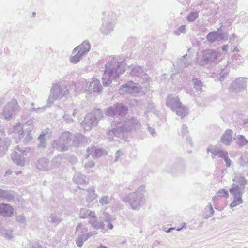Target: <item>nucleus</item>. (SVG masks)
<instances>
[{
    "label": "nucleus",
    "mask_w": 248,
    "mask_h": 248,
    "mask_svg": "<svg viewBox=\"0 0 248 248\" xmlns=\"http://www.w3.org/2000/svg\"><path fill=\"white\" fill-rule=\"evenodd\" d=\"M140 125L139 121L134 117L126 118L124 120V118L112 124L111 132L116 135L120 132L129 131L133 128L139 127Z\"/></svg>",
    "instance_id": "f257e3e1"
},
{
    "label": "nucleus",
    "mask_w": 248,
    "mask_h": 248,
    "mask_svg": "<svg viewBox=\"0 0 248 248\" xmlns=\"http://www.w3.org/2000/svg\"><path fill=\"white\" fill-rule=\"evenodd\" d=\"M32 129V121L29 120L25 123H17L13 126V132L17 135L20 140L23 138V141L28 142L31 140V132Z\"/></svg>",
    "instance_id": "f03ea898"
},
{
    "label": "nucleus",
    "mask_w": 248,
    "mask_h": 248,
    "mask_svg": "<svg viewBox=\"0 0 248 248\" xmlns=\"http://www.w3.org/2000/svg\"><path fill=\"white\" fill-rule=\"evenodd\" d=\"M110 57H109V59ZM109 62V80L115 79L124 72V59L120 57H111Z\"/></svg>",
    "instance_id": "7ed1b4c3"
},
{
    "label": "nucleus",
    "mask_w": 248,
    "mask_h": 248,
    "mask_svg": "<svg viewBox=\"0 0 248 248\" xmlns=\"http://www.w3.org/2000/svg\"><path fill=\"white\" fill-rule=\"evenodd\" d=\"M166 105L182 118L188 113V108L182 104L177 97H174L172 95H169L166 100Z\"/></svg>",
    "instance_id": "20e7f679"
},
{
    "label": "nucleus",
    "mask_w": 248,
    "mask_h": 248,
    "mask_svg": "<svg viewBox=\"0 0 248 248\" xmlns=\"http://www.w3.org/2000/svg\"><path fill=\"white\" fill-rule=\"evenodd\" d=\"M69 93L67 86L65 85H61L60 83H56L53 84L50 90V93L47 99V107H50L56 100L60 99Z\"/></svg>",
    "instance_id": "39448f33"
},
{
    "label": "nucleus",
    "mask_w": 248,
    "mask_h": 248,
    "mask_svg": "<svg viewBox=\"0 0 248 248\" xmlns=\"http://www.w3.org/2000/svg\"><path fill=\"white\" fill-rule=\"evenodd\" d=\"M103 116V113L99 109H95L87 114L81 123L82 128L85 131H89L92 127L96 126L98 122Z\"/></svg>",
    "instance_id": "423d86ee"
},
{
    "label": "nucleus",
    "mask_w": 248,
    "mask_h": 248,
    "mask_svg": "<svg viewBox=\"0 0 248 248\" xmlns=\"http://www.w3.org/2000/svg\"><path fill=\"white\" fill-rule=\"evenodd\" d=\"M127 206L134 210L139 211L145 204V199L141 195H137L135 193H130L123 199Z\"/></svg>",
    "instance_id": "0eeeda50"
},
{
    "label": "nucleus",
    "mask_w": 248,
    "mask_h": 248,
    "mask_svg": "<svg viewBox=\"0 0 248 248\" xmlns=\"http://www.w3.org/2000/svg\"><path fill=\"white\" fill-rule=\"evenodd\" d=\"M21 110V108L19 105L17 101L13 98L4 106L1 113V117L6 120H10L13 119L14 115Z\"/></svg>",
    "instance_id": "6e6552de"
},
{
    "label": "nucleus",
    "mask_w": 248,
    "mask_h": 248,
    "mask_svg": "<svg viewBox=\"0 0 248 248\" xmlns=\"http://www.w3.org/2000/svg\"><path fill=\"white\" fill-rule=\"evenodd\" d=\"M72 135L68 131L62 133L59 139L54 141V147L60 151L67 150L72 140Z\"/></svg>",
    "instance_id": "1a4fd4ad"
},
{
    "label": "nucleus",
    "mask_w": 248,
    "mask_h": 248,
    "mask_svg": "<svg viewBox=\"0 0 248 248\" xmlns=\"http://www.w3.org/2000/svg\"><path fill=\"white\" fill-rule=\"evenodd\" d=\"M141 90L140 85L130 81L121 86L119 90V93L121 94H130L137 96L140 93H142Z\"/></svg>",
    "instance_id": "9d476101"
},
{
    "label": "nucleus",
    "mask_w": 248,
    "mask_h": 248,
    "mask_svg": "<svg viewBox=\"0 0 248 248\" xmlns=\"http://www.w3.org/2000/svg\"><path fill=\"white\" fill-rule=\"evenodd\" d=\"M128 111V108L123 104H117L114 106L109 107V116H114L113 123H117L118 121L124 118Z\"/></svg>",
    "instance_id": "9b49d317"
},
{
    "label": "nucleus",
    "mask_w": 248,
    "mask_h": 248,
    "mask_svg": "<svg viewBox=\"0 0 248 248\" xmlns=\"http://www.w3.org/2000/svg\"><path fill=\"white\" fill-rule=\"evenodd\" d=\"M27 153L26 150L21 149L19 146H17L14 152L11 155V158L14 163L18 165L23 166L25 165Z\"/></svg>",
    "instance_id": "f8f14e48"
},
{
    "label": "nucleus",
    "mask_w": 248,
    "mask_h": 248,
    "mask_svg": "<svg viewBox=\"0 0 248 248\" xmlns=\"http://www.w3.org/2000/svg\"><path fill=\"white\" fill-rule=\"evenodd\" d=\"M10 143V139L5 136L2 130H0V157L5 154Z\"/></svg>",
    "instance_id": "ddd939ff"
},
{
    "label": "nucleus",
    "mask_w": 248,
    "mask_h": 248,
    "mask_svg": "<svg viewBox=\"0 0 248 248\" xmlns=\"http://www.w3.org/2000/svg\"><path fill=\"white\" fill-rule=\"evenodd\" d=\"M246 86V79L243 78H239L233 81L230 87L231 91L238 93L244 89Z\"/></svg>",
    "instance_id": "4468645a"
},
{
    "label": "nucleus",
    "mask_w": 248,
    "mask_h": 248,
    "mask_svg": "<svg viewBox=\"0 0 248 248\" xmlns=\"http://www.w3.org/2000/svg\"><path fill=\"white\" fill-rule=\"evenodd\" d=\"M221 28H219L217 31L210 32L206 36L207 40L210 43H214L217 41L224 40L227 38V36L221 33Z\"/></svg>",
    "instance_id": "2eb2a0df"
},
{
    "label": "nucleus",
    "mask_w": 248,
    "mask_h": 248,
    "mask_svg": "<svg viewBox=\"0 0 248 248\" xmlns=\"http://www.w3.org/2000/svg\"><path fill=\"white\" fill-rule=\"evenodd\" d=\"M87 157L90 155L93 158H97L107 154V152L103 149L98 148L95 146L88 148L87 149Z\"/></svg>",
    "instance_id": "dca6fc26"
},
{
    "label": "nucleus",
    "mask_w": 248,
    "mask_h": 248,
    "mask_svg": "<svg viewBox=\"0 0 248 248\" xmlns=\"http://www.w3.org/2000/svg\"><path fill=\"white\" fill-rule=\"evenodd\" d=\"M102 86L100 81L95 78H93L92 82L90 83L87 92L89 94L93 93H100Z\"/></svg>",
    "instance_id": "f3484780"
},
{
    "label": "nucleus",
    "mask_w": 248,
    "mask_h": 248,
    "mask_svg": "<svg viewBox=\"0 0 248 248\" xmlns=\"http://www.w3.org/2000/svg\"><path fill=\"white\" fill-rule=\"evenodd\" d=\"M14 211V208L9 204H0V215L4 217H10L13 215Z\"/></svg>",
    "instance_id": "a211bd4d"
},
{
    "label": "nucleus",
    "mask_w": 248,
    "mask_h": 248,
    "mask_svg": "<svg viewBox=\"0 0 248 248\" xmlns=\"http://www.w3.org/2000/svg\"><path fill=\"white\" fill-rule=\"evenodd\" d=\"M90 49L91 45L89 41L85 40L81 44L74 48L73 53H75L77 51H79L85 56L90 51Z\"/></svg>",
    "instance_id": "6ab92c4d"
},
{
    "label": "nucleus",
    "mask_w": 248,
    "mask_h": 248,
    "mask_svg": "<svg viewBox=\"0 0 248 248\" xmlns=\"http://www.w3.org/2000/svg\"><path fill=\"white\" fill-rule=\"evenodd\" d=\"M245 186H240L237 184H232L229 189V192L232 196L243 197L245 192Z\"/></svg>",
    "instance_id": "aec40b11"
},
{
    "label": "nucleus",
    "mask_w": 248,
    "mask_h": 248,
    "mask_svg": "<svg viewBox=\"0 0 248 248\" xmlns=\"http://www.w3.org/2000/svg\"><path fill=\"white\" fill-rule=\"evenodd\" d=\"M192 62L191 58L187 54L184 55L178 61L177 66L182 70L183 68L188 66Z\"/></svg>",
    "instance_id": "412c9836"
},
{
    "label": "nucleus",
    "mask_w": 248,
    "mask_h": 248,
    "mask_svg": "<svg viewBox=\"0 0 248 248\" xmlns=\"http://www.w3.org/2000/svg\"><path fill=\"white\" fill-rule=\"evenodd\" d=\"M233 132L231 129H227L221 137V142L225 145H229L232 141Z\"/></svg>",
    "instance_id": "4be33fe9"
},
{
    "label": "nucleus",
    "mask_w": 248,
    "mask_h": 248,
    "mask_svg": "<svg viewBox=\"0 0 248 248\" xmlns=\"http://www.w3.org/2000/svg\"><path fill=\"white\" fill-rule=\"evenodd\" d=\"M185 161L182 159H180L175 163L174 169H172L170 171L172 173H182L185 170Z\"/></svg>",
    "instance_id": "5701e85b"
},
{
    "label": "nucleus",
    "mask_w": 248,
    "mask_h": 248,
    "mask_svg": "<svg viewBox=\"0 0 248 248\" xmlns=\"http://www.w3.org/2000/svg\"><path fill=\"white\" fill-rule=\"evenodd\" d=\"M14 192L0 189V200L10 202L14 200Z\"/></svg>",
    "instance_id": "b1692460"
},
{
    "label": "nucleus",
    "mask_w": 248,
    "mask_h": 248,
    "mask_svg": "<svg viewBox=\"0 0 248 248\" xmlns=\"http://www.w3.org/2000/svg\"><path fill=\"white\" fill-rule=\"evenodd\" d=\"M208 153L211 152L212 155V158H214L216 156H218L219 157L223 158L224 156L228 153L227 151L223 150H220L219 149L215 147H209L207 149Z\"/></svg>",
    "instance_id": "393cba45"
},
{
    "label": "nucleus",
    "mask_w": 248,
    "mask_h": 248,
    "mask_svg": "<svg viewBox=\"0 0 248 248\" xmlns=\"http://www.w3.org/2000/svg\"><path fill=\"white\" fill-rule=\"evenodd\" d=\"M36 167L41 170L47 171L49 170V162L46 158L38 159L36 163Z\"/></svg>",
    "instance_id": "a878e982"
},
{
    "label": "nucleus",
    "mask_w": 248,
    "mask_h": 248,
    "mask_svg": "<svg viewBox=\"0 0 248 248\" xmlns=\"http://www.w3.org/2000/svg\"><path fill=\"white\" fill-rule=\"evenodd\" d=\"M130 70V74L132 76L139 77L142 76L143 74V68L139 66H134L132 65L128 67Z\"/></svg>",
    "instance_id": "bb28decb"
},
{
    "label": "nucleus",
    "mask_w": 248,
    "mask_h": 248,
    "mask_svg": "<svg viewBox=\"0 0 248 248\" xmlns=\"http://www.w3.org/2000/svg\"><path fill=\"white\" fill-rule=\"evenodd\" d=\"M95 217V214L89 209L83 208L81 209L79 213V217L81 218H85L90 217L93 218Z\"/></svg>",
    "instance_id": "cd10ccee"
},
{
    "label": "nucleus",
    "mask_w": 248,
    "mask_h": 248,
    "mask_svg": "<svg viewBox=\"0 0 248 248\" xmlns=\"http://www.w3.org/2000/svg\"><path fill=\"white\" fill-rule=\"evenodd\" d=\"M205 51L208 64L214 62L217 60V54L216 51L211 49H207Z\"/></svg>",
    "instance_id": "c85d7f7f"
},
{
    "label": "nucleus",
    "mask_w": 248,
    "mask_h": 248,
    "mask_svg": "<svg viewBox=\"0 0 248 248\" xmlns=\"http://www.w3.org/2000/svg\"><path fill=\"white\" fill-rule=\"evenodd\" d=\"M86 231H88V229L87 228H82L81 234L78 235V238L76 239V243L78 247H81L83 245L84 242L87 240L85 234L83 233V232Z\"/></svg>",
    "instance_id": "c756f323"
},
{
    "label": "nucleus",
    "mask_w": 248,
    "mask_h": 248,
    "mask_svg": "<svg viewBox=\"0 0 248 248\" xmlns=\"http://www.w3.org/2000/svg\"><path fill=\"white\" fill-rule=\"evenodd\" d=\"M207 59L206 52L204 50L202 52V54H198L197 62L201 66H205L208 64Z\"/></svg>",
    "instance_id": "7c9ffc66"
},
{
    "label": "nucleus",
    "mask_w": 248,
    "mask_h": 248,
    "mask_svg": "<svg viewBox=\"0 0 248 248\" xmlns=\"http://www.w3.org/2000/svg\"><path fill=\"white\" fill-rule=\"evenodd\" d=\"M73 181L76 184H82L86 183V176L80 172H76L73 176Z\"/></svg>",
    "instance_id": "2f4dec72"
},
{
    "label": "nucleus",
    "mask_w": 248,
    "mask_h": 248,
    "mask_svg": "<svg viewBox=\"0 0 248 248\" xmlns=\"http://www.w3.org/2000/svg\"><path fill=\"white\" fill-rule=\"evenodd\" d=\"M218 197L228 198L229 197V193L228 191L224 189H222L218 191L212 199L214 204H215L216 202L218 201Z\"/></svg>",
    "instance_id": "473e14b6"
},
{
    "label": "nucleus",
    "mask_w": 248,
    "mask_h": 248,
    "mask_svg": "<svg viewBox=\"0 0 248 248\" xmlns=\"http://www.w3.org/2000/svg\"><path fill=\"white\" fill-rule=\"evenodd\" d=\"M232 201L230 204V207L231 208L236 207L243 203V200L242 197L232 196Z\"/></svg>",
    "instance_id": "72a5a7b5"
},
{
    "label": "nucleus",
    "mask_w": 248,
    "mask_h": 248,
    "mask_svg": "<svg viewBox=\"0 0 248 248\" xmlns=\"http://www.w3.org/2000/svg\"><path fill=\"white\" fill-rule=\"evenodd\" d=\"M12 232V229L7 230L4 227H0V233L7 239L10 240L13 238Z\"/></svg>",
    "instance_id": "f704fd0d"
},
{
    "label": "nucleus",
    "mask_w": 248,
    "mask_h": 248,
    "mask_svg": "<svg viewBox=\"0 0 248 248\" xmlns=\"http://www.w3.org/2000/svg\"><path fill=\"white\" fill-rule=\"evenodd\" d=\"M61 221L62 219L61 217L54 214H51L48 218V221L54 225H57Z\"/></svg>",
    "instance_id": "c9c22d12"
},
{
    "label": "nucleus",
    "mask_w": 248,
    "mask_h": 248,
    "mask_svg": "<svg viewBox=\"0 0 248 248\" xmlns=\"http://www.w3.org/2000/svg\"><path fill=\"white\" fill-rule=\"evenodd\" d=\"M214 213V209L211 204H208L204 209V214L203 217L207 219L211 217Z\"/></svg>",
    "instance_id": "e433bc0d"
},
{
    "label": "nucleus",
    "mask_w": 248,
    "mask_h": 248,
    "mask_svg": "<svg viewBox=\"0 0 248 248\" xmlns=\"http://www.w3.org/2000/svg\"><path fill=\"white\" fill-rule=\"evenodd\" d=\"M108 63V62H107L105 64V70L104 74H103L102 78V83L104 86H107L108 85V68L107 66Z\"/></svg>",
    "instance_id": "4c0bfd02"
},
{
    "label": "nucleus",
    "mask_w": 248,
    "mask_h": 248,
    "mask_svg": "<svg viewBox=\"0 0 248 248\" xmlns=\"http://www.w3.org/2000/svg\"><path fill=\"white\" fill-rule=\"evenodd\" d=\"M236 143L240 146H243L247 145L248 143V140L246 138L242 135H238L236 138Z\"/></svg>",
    "instance_id": "58836bf2"
},
{
    "label": "nucleus",
    "mask_w": 248,
    "mask_h": 248,
    "mask_svg": "<svg viewBox=\"0 0 248 248\" xmlns=\"http://www.w3.org/2000/svg\"><path fill=\"white\" fill-rule=\"evenodd\" d=\"M88 192V196L87 200L89 202L93 201L94 199L96 198L97 195L95 193V191L93 188L88 189L87 190Z\"/></svg>",
    "instance_id": "ea45409f"
},
{
    "label": "nucleus",
    "mask_w": 248,
    "mask_h": 248,
    "mask_svg": "<svg viewBox=\"0 0 248 248\" xmlns=\"http://www.w3.org/2000/svg\"><path fill=\"white\" fill-rule=\"evenodd\" d=\"M85 139V137L83 135L80 134H77L73 139L74 144L76 146H78Z\"/></svg>",
    "instance_id": "a19ab883"
},
{
    "label": "nucleus",
    "mask_w": 248,
    "mask_h": 248,
    "mask_svg": "<svg viewBox=\"0 0 248 248\" xmlns=\"http://www.w3.org/2000/svg\"><path fill=\"white\" fill-rule=\"evenodd\" d=\"M198 12L192 11L187 16V20L189 22H193L198 17Z\"/></svg>",
    "instance_id": "79ce46f5"
},
{
    "label": "nucleus",
    "mask_w": 248,
    "mask_h": 248,
    "mask_svg": "<svg viewBox=\"0 0 248 248\" xmlns=\"http://www.w3.org/2000/svg\"><path fill=\"white\" fill-rule=\"evenodd\" d=\"M89 222L92 225V226L96 229L102 228L104 226V223L102 221L90 220Z\"/></svg>",
    "instance_id": "37998d69"
},
{
    "label": "nucleus",
    "mask_w": 248,
    "mask_h": 248,
    "mask_svg": "<svg viewBox=\"0 0 248 248\" xmlns=\"http://www.w3.org/2000/svg\"><path fill=\"white\" fill-rule=\"evenodd\" d=\"M193 87L197 91H202V83L201 80L196 78L193 80Z\"/></svg>",
    "instance_id": "c03bdc74"
},
{
    "label": "nucleus",
    "mask_w": 248,
    "mask_h": 248,
    "mask_svg": "<svg viewBox=\"0 0 248 248\" xmlns=\"http://www.w3.org/2000/svg\"><path fill=\"white\" fill-rule=\"evenodd\" d=\"M186 33V25H183L179 27L174 31V34L177 36H179L181 34H185Z\"/></svg>",
    "instance_id": "a18cd8bd"
},
{
    "label": "nucleus",
    "mask_w": 248,
    "mask_h": 248,
    "mask_svg": "<svg viewBox=\"0 0 248 248\" xmlns=\"http://www.w3.org/2000/svg\"><path fill=\"white\" fill-rule=\"evenodd\" d=\"M146 186L145 185H141L140 186L137 190L133 192L132 193H135L137 195H141L142 198H144V193L146 192Z\"/></svg>",
    "instance_id": "49530a36"
},
{
    "label": "nucleus",
    "mask_w": 248,
    "mask_h": 248,
    "mask_svg": "<svg viewBox=\"0 0 248 248\" xmlns=\"http://www.w3.org/2000/svg\"><path fill=\"white\" fill-rule=\"evenodd\" d=\"M236 181L239 184L240 186H245L247 184V180L243 176H239L236 178Z\"/></svg>",
    "instance_id": "de8ad7c7"
},
{
    "label": "nucleus",
    "mask_w": 248,
    "mask_h": 248,
    "mask_svg": "<svg viewBox=\"0 0 248 248\" xmlns=\"http://www.w3.org/2000/svg\"><path fill=\"white\" fill-rule=\"evenodd\" d=\"M108 25L107 22L103 23L102 26L100 28V31L103 34L107 35L108 33Z\"/></svg>",
    "instance_id": "09e8293b"
},
{
    "label": "nucleus",
    "mask_w": 248,
    "mask_h": 248,
    "mask_svg": "<svg viewBox=\"0 0 248 248\" xmlns=\"http://www.w3.org/2000/svg\"><path fill=\"white\" fill-rule=\"evenodd\" d=\"M45 135L44 134H41L40 136L38 138L39 141H40V143L38 145L39 148H44L46 145V142L44 139Z\"/></svg>",
    "instance_id": "8fccbe9b"
},
{
    "label": "nucleus",
    "mask_w": 248,
    "mask_h": 248,
    "mask_svg": "<svg viewBox=\"0 0 248 248\" xmlns=\"http://www.w3.org/2000/svg\"><path fill=\"white\" fill-rule=\"evenodd\" d=\"M239 163L241 166L248 168V159L244 156L240 158Z\"/></svg>",
    "instance_id": "3c124183"
},
{
    "label": "nucleus",
    "mask_w": 248,
    "mask_h": 248,
    "mask_svg": "<svg viewBox=\"0 0 248 248\" xmlns=\"http://www.w3.org/2000/svg\"><path fill=\"white\" fill-rule=\"evenodd\" d=\"M16 220V222L23 224H25L26 222V217L23 215L17 216Z\"/></svg>",
    "instance_id": "603ef678"
},
{
    "label": "nucleus",
    "mask_w": 248,
    "mask_h": 248,
    "mask_svg": "<svg viewBox=\"0 0 248 248\" xmlns=\"http://www.w3.org/2000/svg\"><path fill=\"white\" fill-rule=\"evenodd\" d=\"M34 103H32L31 104V106H32V107H31L30 108V109H29L30 111H38L39 110H42L43 111H44L46 109V106H44V107H43L35 108V107H34Z\"/></svg>",
    "instance_id": "864d4df0"
},
{
    "label": "nucleus",
    "mask_w": 248,
    "mask_h": 248,
    "mask_svg": "<svg viewBox=\"0 0 248 248\" xmlns=\"http://www.w3.org/2000/svg\"><path fill=\"white\" fill-rule=\"evenodd\" d=\"M224 160L225 163H226V166L227 167H230L231 163L232 161L230 159L228 156V153H227V154L224 156L223 158Z\"/></svg>",
    "instance_id": "5fc2aeb1"
},
{
    "label": "nucleus",
    "mask_w": 248,
    "mask_h": 248,
    "mask_svg": "<svg viewBox=\"0 0 248 248\" xmlns=\"http://www.w3.org/2000/svg\"><path fill=\"white\" fill-rule=\"evenodd\" d=\"M62 117L67 123H71L74 122V120L71 117L70 115L66 114V113H65Z\"/></svg>",
    "instance_id": "6e6d98bb"
},
{
    "label": "nucleus",
    "mask_w": 248,
    "mask_h": 248,
    "mask_svg": "<svg viewBox=\"0 0 248 248\" xmlns=\"http://www.w3.org/2000/svg\"><path fill=\"white\" fill-rule=\"evenodd\" d=\"M181 135L182 137L185 136L186 134L188 133V128L186 125H183L181 129Z\"/></svg>",
    "instance_id": "4d7b16f0"
},
{
    "label": "nucleus",
    "mask_w": 248,
    "mask_h": 248,
    "mask_svg": "<svg viewBox=\"0 0 248 248\" xmlns=\"http://www.w3.org/2000/svg\"><path fill=\"white\" fill-rule=\"evenodd\" d=\"M108 202V198L107 196H104L102 197L99 200V203L102 205L107 204Z\"/></svg>",
    "instance_id": "13d9d810"
},
{
    "label": "nucleus",
    "mask_w": 248,
    "mask_h": 248,
    "mask_svg": "<svg viewBox=\"0 0 248 248\" xmlns=\"http://www.w3.org/2000/svg\"><path fill=\"white\" fill-rule=\"evenodd\" d=\"M80 60L78 59V57L75 55L74 56H73L70 57V61L71 63H78Z\"/></svg>",
    "instance_id": "bf43d9fd"
},
{
    "label": "nucleus",
    "mask_w": 248,
    "mask_h": 248,
    "mask_svg": "<svg viewBox=\"0 0 248 248\" xmlns=\"http://www.w3.org/2000/svg\"><path fill=\"white\" fill-rule=\"evenodd\" d=\"M123 155V153L121 150H118L115 154V159L114 161H117L118 158Z\"/></svg>",
    "instance_id": "052dcab7"
},
{
    "label": "nucleus",
    "mask_w": 248,
    "mask_h": 248,
    "mask_svg": "<svg viewBox=\"0 0 248 248\" xmlns=\"http://www.w3.org/2000/svg\"><path fill=\"white\" fill-rule=\"evenodd\" d=\"M68 160H69V161L71 164H75L78 161L77 158L76 156H69V158H68Z\"/></svg>",
    "instance_id": "680f3d73"
},
{
    "label": "nucleus",
    "mask_w": 248,
    "mask_h": 248,
    "mask_svg": "<svg viewBox=\"0 0 248 248\" xmlns=\"http://www.w3.org/2000/svg\"><path fill=\"white\" fill-rule=\"evenodd\" d=\"M179 2L181 3L184 5H188L190 2L191 0H177Z\"/></svg>",
    "instance_id": "e2e57ef3"
},
{
    "label": "nucleus",
    "mask_w": 248,
    "mask_h": 248,
    "mask_svg": "<svg viewBox=\"0 0 248 248\" xmlns=\"http://www.w3.org/2000/svg\"><path fill=\"white\" fill-rule=\"evenodd\" d=\"M97 233V232L96 231H93V232H87V233L85 234V235L88 239L91 236H92L93 235H95Z\"/></svg>",
    "instance_id": "0e129e2a"
},
{
    "label": "nucleus",
    "mask_w": 248,
    "mask_h": 248,
    "mask_svg": "<svg viewBox=\"0 0 248 248\" xmlns=\"http://www.w3.org/2000/svg\"><path fill=\"white\" fill-rule=\"evenodd\" d=\"M94 165V163L93 161H89L88 163L85 164V168H92L93 167Z\"/></svg>",
    "instance_id": "69168bd1"
},
{
    "label": "nucleus",
    "mask_w": 248,
    "mask_h": 248,
    "mask_svg": "<svg viewBox=\"0 0 248 248\" xmlns=\"http://www.w3.org/2000/svg\"><path fill=\"white\" fill-rule=\"evenodd\" d=\"M76 53H77L75 55L78 57V59L79 60H80L82 58V57L84 56L83 54H82L79 51H77Z\"/></svg>",
    "instance_id": "338daca9"
},
{
    "label": "nucleus",
    "mask_w": 248,
    "mask_h": 248,
    "mask_svg": "<svg viewBox=\"0 0 248 248\" xmlns=\"http://www.w3.org/2000/svg\"><path fill=\"white\" fill-rule=\"evenodd\" d=\"M32 248H43V247L38 243L35 242L32 244Z\"/></svg>",
    "instance_id": "774afa93"
}]
</instances>
